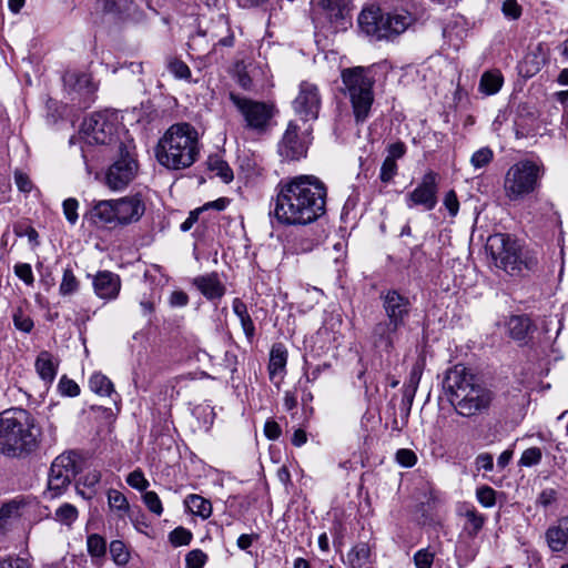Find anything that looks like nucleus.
I'll use <instances>...</instances> for the list:
<instances>
[{"mask_svg":"<svg viewBox=\"0 0 568 568\" xmlns=\"http://www.w3.org/2000/svg\"><path fill=\"white\" fill-rule=\"evenodd\" d=\"M275 192L274 209L270 215L281 225L304 226L325 214L327 189L314 175L281 180Z\"/></svg>","mask_w":568,"mask_h":568,"instance_id":"1","label":"nucleus"},{"mask_svg":"<svg viewBox=\"0 0 568 568\" xmlns=\"http://www.w3.org/2000/svg\"><path fill=\"white\" fill-rule=\"evenodd\" d=\"M442 388L456 413L463 417H473L488 410L494 400V393L480 384L463 364L445 372Z\"/></svg>","mask_w":568,"mask_h":568,"instance_id":"2","label":"nucleus"},{"mask_svg":"<svg viewBox=\"0 0 568 568\" xmlns=\"http://www.w3.org/2000/svg\"><path fill=\"white\" fill-rule=\"evenodd\" d=\"M42 443V429L26 409L11 408L0 413V455L26 459L36 454Z\"/></svg>","mask_w":568,"mask_h":568,"instance_id":"3","label":"nucleus"},{"mask_svg":"<svg viewBox=\"0 0 568 568\" xmlns=\"http://www.w3.org/2000/svg\"><path fill=\"white\" fill-rule=\"evenodd\" d=\"M200 153L199 133L190 123L172 124L155 146L158 162L169 170L190 168Z\"/></svg>","mask_w":568,"mask_h":568,"instance_id":"4","label":"nucleus"},{"mask_svg":"<svg viewBox=\"0 0 568 568\" xmlns=\"http://www.w3.org/2000/svg\"><path fill=\"white\" fill-rule=\"evenodd\" d=\"M379 298L386 320L375 324L372 336L376 347L390 352L399 336V331L407 323L412 303L406 295L397 290L383 291Z\"/></svg>","mask_w":568,"mask_h":568,"instance_id":"5","label":"nucleus"},{"mask_svg":"<svg viewBox=\"0 0 568 568\" xmlns=\"http://www.w3.org/2000/svg\"><path fill=\"white\" fill-rule=\"evenodd\" d=\"M486 251L494 265L511 276H518L524 270L534 271L538 265L535 253L523 250L520 243L510 234L495 233L488 236Z\"/></svg>","mask_w":568,"mask_h":568,"instance_id":"6","label":"nucleus"},{"mask_svg":"<svg viewBox=\"0 0 568 568\" xmlns=\"http://www.w3.org/2000/svg\"><path fill=\"white\" fill-rule=\"evenodd\" d=\"M351 0H312L311 13L314 26L325 36L346 31L352 26Z\"/></svg>","mask_w":568,"mask_h":568,"instance_id":"7","label":"nucleus"},{"mask_svg":"<svg viewBox=\"0 0 568 568\" xmlns=\"http://www.w3.org/2000/svg\"><path fill=\"white\" fill-rule=\"evenodd\" d=\"M545 168L531 160H521L513 164L506 172L504 190L510 201H519L534 193L540 185Z\"/></svg>","mask_w":568,"mask_h":568,"instance_id":"8","label":"nucleus"},{"mask_svg":"<svg viewBox=\"0 0 568 568\" xmlns=\"http://www.w3.org/2000/svg\"><path fill=\"white\" fill-rule=\"evenodd\" d=\"M343 91L352 106H372L374 102L375 78L371 68L353 67L341 72Z\"/></svg>","mask_w":568,"mask_h":568,"instance_id":"9","label":"nucleus"},{"mask_svg":"<svg viewBox=\"0 0 568 568\" xmlns=\"http://www.w3.org/2000/svg\"><path fill=\"white\" fill-rule=\"evenodd\" d=\"M139 164L134 152L123 143L119 146V156L105 173V184L114 191L123 190L136 176Z\"/></svg>","mask_w":568,"mask_h":568,"instance_id":"10","label":"nucleus"},{"mask_svg":"<svg viewBox=\"0 0 568 568\" xmlns=\"http://www.w3.org/2000/svg\"><path fill=\"white\" fill-rule=\"evenodd\" d=\"M311 126L303 128L297 120H291L278 143L277 152L283 161H298L306 156Z\"/></svg>","mask_w":568,"mask_h":568,"instance_id":"11","label":"nucleus"},{"mask_svg":"<svg viewBox=\"0 0 568 568\" xmlns=\"http://www.w3.org/2000/svg\"><path fill=\"white\" fill-rule=\"evenodd\" d=\"M74 457L73 453H63L52 462L48 479L51 497L61 495L77 475L78 466Z\"/></svg>","mask_w":568,"mask_h":568,"instance_id":"12","label":"nucleus"},{"mask_svg":"<svg viewBox=\"0 0 568 568\" xmlns=\"http://www.w3.org/2000/svg\"><path fill=\"white\" fill-rule=\"evenodd\" d=\"M81 132L90 144H110L113 142L114 125L109 120V109L94 111L81 125Z\"/></svg>","mask_w":568,"mask_h":568,"instance_id":"13","label":"nucleus"},{"mask_svg":"<svg viewBox=\"0 0 568 568\" xmlns=\"http://www.w3.org/2000/svg\"><path fill=\"white\" fill-rule=\"evenodd\" d=\"M438 174L428 171L422 178L420 183L406 195V204L409 209L420 205L426 211L433 210L437 204Z\"/></svg>","mask_w":568,"mask_h":568,"instance_id":"14","label":"nucleus"},{"mask_svg":"<svg viewBox=\"0 0 568 568\" xmlns=\"http://www.w3.org/2000/svg\"><path fill=\"white\" fill-rule=\"evenodd\" d=\"M362 32L376 40H386V13L376 4L365 6L357 18Z\"/></svg>","mask_w":568,"mask_h":568,"instance_id":"15","label":"nucleus"},{"mask_svg":"<svg viewBox=\"0 0 568 568\" xmlns=\"http://www.w3.org/2000/svg\"><path fill=\"white\" fill-rule=\"evenodd\" d=\"M64 88L72 93L82 97L83 102H94V95L98 91V84L93 82L92 77L88 73L68 71L63 78Z\"/></svg>","mask_w":568,"mask_h":568,"instance_id":"16","label":"nucleus"},{"mask_svg":"<svg viewBox=\"0 0 568 568\" xmlns=\"http://www.w3.org/2000/svg\"><path fill=\"white\" fill-rule=\"evenodd\" d=\"M115 202L119 225L135 223L145 212V204L139 194L124 196L115 200Z\"/></svg>","mask_w":568,"mask_h":568,"instance_id":"17","label":"nucleus"},{"mask_svg":"<svg viewBox=\"0 0 568 568\" xmlns=\"http://www.w3.org/2000/svg\"><path fill=\"white\" fill-rule=\"evenodd\" d=\"M244 121L245 129L264 134L272 128L274 109H239Z\"/></svg>","mask_w":568,"mask_h":568,"instance_id":"18","label":"nucleus"},{"mask_svg":"<svg viewBox=\"0 0 568 568\" xmlns=\"http://www.w3.org/2000/svg\"><path fill=\"white\" fill-rule=\"evenodd\" d=\"M93 288L100 298L114 300L121 290V278L113 272L100 271L93 277Z\"/></svg>","mask_w":568,"mask_h":568,"instance_id":"19","label":"nucleus"},{"mask_svg":"<svg viewBox=\"0 0 568 568\" xmlns=\"http://www.w3.org/2000/svg\"><path fill=\"white\" fill-rule=\"evenodd\" d=\"M416 21V18L406 9H394L386 13V40L394 39L404 33Z\"/></svg>","mask_w":568,"mask_h":568,"instance_id":"20","label":"nucleus"},{"mask_svg":"<svg viewBox=\"0 0 568 568\" xmlns=\"http://www.w3.org/2000/svg\"><path fill=\"white\" fill-rule=\"evenodd\" d=\"M206 32L210 33L213 39H217L213 47L221 45L230 48L234 44V34L231 30L229 18L223 13H219L217 17L212 20V24Z\"/></svg>","mask_w":568,"mask_h":568,"instance_id":"21","label":"nucleus"},{"mask_svg":"<svg viewBox=\"0 0 568 568\" xmlns=\"http://www.w3.org/2000/svg\"><path fill=\"white\" fill-rule=\"evenodd\" d=\"M193 284L210 301L220 300L225 294V286L216 273L197 276Z\"/></svg>","mask_w":568,"mask_h":568,"instance_id":"22","label":"nucleus"},{"mask_svg":"<svg viewBox=\"0 0 568 568\" xmlns=\"http://www.w3.org/2000/svg\"><path fill=\"white\" fill-rule=\"evenodd\" d=\"M458 514L465 517L466 523L463 527V531L469 538H475L484 528L486 523V516L479 513L474 505L464 504Z\"/></svg>","mask_w":568,"mask_h":568,"instance_id":"23","label":"nucleus"},{"mask_svg":"<svg viewBox=\"0 0 568 568\" xmlns=\"http://www.w3.org/2000/svg\"><path fill=\"white\" fill-rule=\"evenodd\" d=\"M115 200H102L94 204L91 210V217L95 223L116 226L118 213Z\"/></svg>","mask_w":568,"mask_h":568,"instance_id":"24","label":"nucleus"},{"mask_svg":"<svg viewBox=\"0 0 568 568\" xmlns=\"http://www.w3.org/2000/svg\"><path fill=\"white\" fill-rule=\"evenodd\" d=\"M322 97L315 83L303 81L300 84L298 94L294 100L296 106H320Z\"/></svg>","mask_w":568,"mask_h":568,"instance_id":"25","label":"nucleus"},{"mask_svg":"<svg viewBox=\"0 0 568 568\" xmlns=\"http://www.w3.org/2000/svg\"><path fill=\"white\" fill-rule=\"evenodd\" d=\"M531 321L526 315L511 316L507 322V328L513 339L525 342L531 332Z\"/></svg>","mask_w":568,"mask_h":568,"instance_id":"26","label":"nucleus"},{"mask_svg":"<svg viewBox=\"0 0 568 568\" xmlns=\"http://www.w3.org/2000/svg\"><path fill=\"white\" fill-rule=\"evenodd\" d=\"M287 363V351L282 343H276L272 346L270 352V362H268V375L270 379H274L277 374H281L285 371Z\"/></svg>","mask_w":568,"mask_h":568,"instance_id":"27","label":"nucleus"},{"mask_svg":"<svg viewBox=\"0 0 568 568\" xmlns=\"http://www.w3.org/2000/svg\"><path fill=\"white\" fill-rule=\"evenodd\" d=\"M546 540L551 551H562L568 542V527H564L562 524L549 527L546 531Z\"/></svg>","mask_w":568,"mask_h":568,"instance_id":"28","label":"nucleus"},{"mask_svg":"<svg viewBox=\"0 0 568 568\" xmlns=\"http://www.w3.org/2000/svg\"><path fill=\"white\" fill-rule=\"evenodd\" d=\"M504 83L503 74L499 70H489L483 73L479 81V91L485 95L497 93Z\"/></svg>","mask_w":568,"mask_h":568,"instance_id":"29","label":"nucleus"},{"mask_svg":"<svg viewBox=\"0 0 568 568\" xmlns=\"http://www.w3.org/2000/svg\"><path fill=\"white\" fill-rule=\"evenodd\" d=\"M371 549L366 542L355 545L347 554V564L351 568H369Z\"/></svg>","mask_w":568,"mask_h":568,"instance_id":"30","label":"nucleus"},{"mask_svg":"<svg viewBox=\"0 0 568 568\" xmlns=\"http://www.w3.org/2000/svg\"><path fill=\"white\" fill-rule=\"evenodd\" d=\"M184 503L189 510L195 516L207 519L212 515L211 501L200 495H189Z\"/></svg>","mask_w":568,"mask_h":568,"instance_id":"31","label":"nucleus"},{"mask_svg":"<svg viewBox=\"0 0 568 568\" xmlns=\"http://www.w3.org/2000/svg\"><path fill=\"white\" fill-rule=\"evenodd\" d=\"M233 312L239 317L242 328L248 339L255 334L254 323L247 312L246 304L239 297L233 300L232 303Z\"/></svg>","mask_w":568,"mask_h":568,"instance_id":"32","label":"nucleus"},{"mask_svg":"<svg viewBox=\"0 0 568 568\" xmlns=\"http://www.w3.org/2000/svg\"><path fill=\"white\" fill-rule=\"evenodd\" d=\"M36 369L40 377L45 382H52L57 375V367L52 362L49 352H41L36 361Z\"/></svg>","mask_w":568,"mask_h":568,"instance_id":"33","label":"nucleus"},{"mask_svg":"<svg viewBox=\"0 0 568 568\" xmlns=\"http://www.w3.org/2000/svg\"><path fill=\"white\" fill-rule=\"evenodd\" d=\"M92 392L101 396H109L114 392L112 382L101 373H94L89 379Z\"/></svg>","mask_w":568,"mask_h":568,"instance_id":"34","label":"nucleus"},{"mask_svg":"<svg viewBox=\"0 0 568 568\" xmlns=\"http://www.w3.org/2000/svg\"><path fill=\"white\" fill-rule=\"evenodd\" d=\"M209 169L216 172V174L225 182L229 183L233 180V171L229 164L221 160L219 156H210L207 160Z\"/></svg>","mask_w":568,"mask_h":568,"instance_id":"35","label":"nucleus"},{"mask_svg":"<svg viewBox=\"0 0 568 568\" xmlns=\"http://www.w3.org/2000/svg\"><path fill=\"white\" fill-rule=\"evenodd\" d=\"M78 509L75 506L65 503L54 513V519L62 525L71 526L78 519Z\"/></svg>","mask_w":568,"mask_h":568,"instance_id":"36","label":"nucleus"},{"mask_svg":"<svg viewBox=\"0 0 568 568\" xmlns=\"http://www.w3.org/2000/svg\"><path fill=\"white\" fill-rule=\"evenodd\" d=\"M87 548L91 557H104L106 552L105 539L99 534H91L87 538Z\"/></svg>","mask_w":568,"mask_h":568,"instance_id":"37","label":"nucleus"},{"mask_svg":"<svg viewBox=\"0 0 568 568\" xmlns=\"http://www.w3.org/2000/svg\"><path fill=\"white\" fill-rule=\"evenodd\" d=\"M110 555L112 560L119 565L124 566L129 562L130 552L122 540H112L110 544Z\"/></svg>","mask_w":568,"mask_h":568,"instance_id":"38","label":"nucleus"},{"mask_svg":"<svg viewBox=\"0 0 568 568\" xmlns=\"http://www.w3.org/2000/svg\"><path fill=\"white\" fill-rule=\"evenodd\" d=\"M79 288V281L77 280L71 267L63 271L62 281L60 283L59 292L61 295L67 296L75 293Z\"/></svg>","mask_w":568,"mask_h":568,"instance_id":"39","label":"nucleus"},{"mask_svg":"<svg viewBox=\"0 0 568 568\" xmlns=\"http://www.w3.org/2000/svg\"><path fill=\"white\" fill-rule=\"evenodd\" d=\"M476 499L485 508H491L496 505L497 491L488 486L483 485L476 489Z\"/></svg>","mask_w":568,"mask_h":568,"instance_id":"40","label":"nucleus"},{"mask_svg":"<svg viewBox=\"0 0 568 568\" xmlns=\"http://www.w3.org/2000/svg\"><path fill=\"white\" fill-rule=\"evenodd\" d=\"M12 320L14 327L23 333H30L33 329L34 323L22 307H17L14 310Z\"/></svg>","mask_w":568,"mask_h":568,"instance_id":"41","label":"nucleus"},{"mask_svg":"<svg viewBox=\"0 0 568 568\" xmlns=\"http://www.w3.org/2000/svg\"><path fill=\"white\" fill-rule=\"evenodd\" d=\"M494 159V152L489 146H484L473 153L470 164L474 169H483L487 166Z\"/></svg>","mask_w":568,"mask_h":568,"instance_id":"42","label":"nucleus"},{"mask_svg":"<svg viewBox=\"0 0 568 568\" xmlns=\"http://www.w3.org/2000/svg\"><path fill=\"white\" fill-rule=\"evenodd\" d=\"M126 483L130 487L143 493L146 491V488L150 486L149 480L140 468L134 469L128 475Z\"/></svg>","mask_w":568,"mask_h":568,"instance_id":"43","label":"nucleus"},{"mask_svg":"<svg viewBox=\"0 0 568 568\" xmlns=\"http://www.w3.org/2000/svg\"><path fill=\"white\" fill-rule=\"evenodd\" d=\"M542 452L539 447H530L523 452L519 459V465L525 467H531L538 465L541 462Z\"/></svg>","mask_w":568,"mask_h":568,"instance_id":"44","label":"nucleus"},{"mask_svg":"<svg viewBox=\"0 0 568 568\" xmlns=\"http://www.w3.org/2000/svg\"><path fill=\"white\" fill-rule=\"evenodd\" d=\"M142 499L146 508L156 516L163 513L162 501L155 491L146 490L142 495Z\"/></svg>","mask_w":568,"mask_h":568,"instance_id":"45","label":"nucleus"},{"mask_svg":"<svg viewBox=\"0 0 568 568\" xmlns=\"http://www.w3.org/2000/svg\"><path fill=\"white\" fill-rule=\"evenodd\" d=\"M435 554L428 548L419 549L415 552L413 560L416 568H432Z\"/></svg>","mask_w":568,"mask_h":568,"instance_id":"46","label":"nucleus"},{"mask_svg":"<svg viewBox=\"0 0 568 568\" xmlns=\"http://www.w3.org/2000/svg\"><path fill=\"white\" fill-rule=\"evenodd\" d=\"M170 542L173 546H185L192 540V532L183 527H178L170 532Z\"/></svg>","mask_w":568,"mask_h":568,"instance_id":"47","label":"nucleus"},{"mask_svg":"<svg viewBox=\"0 0 568 568\" xmlns=\"http://www.w3.org/2000/svg\"><path fill=\"white\" fill-rule=\"evenodd\" d=\"M397 163L392 161L390 159H386L383 161L379 172V179L383 183L387 184L393 181L394 176L397 174Z\"/></svg>","mask_w":568,"mask_h":568,"instance_id":"48","label":"nucleus"},{"mask_svg":"<svg viewBox=\"0 0 568 568\" xmlns=\"http://www.w3.org/2000/svg\"><path fill=\"white\" fill-rule=\"evenodd\" d=\"M207 560V555L201 549H193L185 556L186 568H203Z\"/></svg>","mask_w":568,"mask_h":568,"instance_id":"49","label":"nucleus"},{"mask_svg":"<svg viewBox=\"0 0 568 568\" xmlns=\"http://www.w3.org/2000/svg\"><path fill=\"white\" fill-rule=\"evenodd\" d=\"M62 206H63V214H64L67 221L71 225H74L79 217V215H78L79 202L73 197H69L63 201Z\"/></svg>","mask_w":568,"mask_h":568,"instance_id":"50","label":"nucleus"},{"mask_svg":"<svg viewBox=\"0 0 568 568\" xmlns=\"http://www.w3.org/2000/svg\"><path fill=\"white\" fill-rule=\"evenodd\" d=\"M526 64H532V69H529L528 72H537L540 69L541 64L546 62V55L542 51V45L538 44L536 51L529 53L526 57Z\"/></svg>","mask_w":568,"mask_h":568,"instance_id":"51","label":"nucleus"},{"mask_svg":"<svg viewBox=\"0 0 568 568\" xmlns=\"http://www.w3.org/2000/svg\"><path fill=\"white\" fill-rule=\"evenodd\" d=\"M108 501L111 508H115L118 510H126L129 508L126 497L115 489L109 490Z\"/></svg>","mask_w":568,"mask_h":568,"instance_id":"52","label":"nucleus"},{"mask_svg":"<svg viewBox=\"0 0 568 568\" xmlns=\"http://www.w3.org/2000/svg\"><path fill=\"white\" fill-rule=\"evenodd\" d=\"M59 390L62 395L74 397L80 394V387L79 385L72 381L69 379L67 376H63L59 382Z\"/></svg>","mask_w":568,"mask_h":568,"instance_id":"53","label":"nucleus"},{"mask_svg":"<svg viewBox=\"0 0 568 568\" xmlns=\"http://www.w3.org/2000/svg\"><path fill=\"white\" fill-rule=\"evenodd\" d=\"M396 462L403 467H413L417 463V456L412 449L400 448L396 453Z\"/></svg>","mask_w":568,"mask_h":568,"instance_id":"54","label":"nucleus"},{"mask_svg":"<svg viewBox=\"0 0 568 568\" xmlns=\"http://www.w3.org/2000/svg\"><path fill=\"white\" fill-rule=\"evenodd\" d=\"M13 232L17 236H27L31 243L38 244L39 234L34 227L18 223L13 225Z\"/></svg>","mask_w":568,"mask_h":568,"instance_id":"55","label":"nucleus"},{"mask_svg":"<svg viewBox=\"0 0 568 568\" xmlns=\"http://www.w3.org/2000/svg\"><path fill=\"white\" fill-rule=\"evenodd\" d=\"M14 274L23 281L27 285H32L34 277L32 274L31 265L28 263H18L14 265Z\"/></svg>","mask_w":568,"mask_h":568,"instance_id":"56","label":"nucleus"},{"mask_svg":"<svg viewBox=\"0 0 568 568\" xmlns=\"http://www.w3.org/2000/svg\"><path fill=\"white\" fill-rule=\"evenodd\" d=\"M169 70L179 79H189L191 77V70L186 63L180 60H173L169 64Z\"/></svg>","mask_w":568,"mask_h":568,"instance_id":"57","label":"nucleus"},{"mask_svg":"<svg viewBox=\"0 0 568 568\" xmlns=\"http://www.w3.org/2000/svg\"><path fill=\"white\" fill-rule=\"evenodd\" d=\"M105 13L119 14L125 9L126 0H101Z\"/></svg>","mask_w":568,"mask_h":568,"instance_id":"58","label":"nucleus"},{"mask_svg":"<svg viewBox=\"0 0 568 568\" xmlns=\"http://www.w3.org/2000/svg\"><path fill=\"white\" fill-rule=\"evenodd\" d=\"M422 374H423L422 367L417 364L414 365L409 373L408 379L404 384L403 387L417 392V388H418V385H419V382L422 378Z\"/></svg>","mask_w":568,"mask_h":568,"instance_id":"59","label":"nucleus"},{"mask_svg":"<svg viewBox=\"0 0 568 568\" xmlns=\"http://www.w3.org/2000/svg\"><path fill=\"white\" fill-rule=\"evenodd\" d=\"M503 13L510 19H518L521 14V8L516 0H505L501 7Z\"/></svg>","mask_w":568,"mask_h":568,"instance_id":"60","label":"nucleus"},{"mask_svg":"<svg viewBox=\"0 0 568 568\" xmlns=\"http://www.w3.org/2000/svg\"><path fill=\"white\" fill-rule=\"evenodd\" d=\"M444 205L448 210L450 216H456L459 210V201L454 190L446 193L444 197Z\"/></svg>","mask_w":568,"mask_h":568,"instance_id":"61","label":"nucleus"},{"mask_svg":"<svg viewBox=\"0 0 568 568\" xmlns=\"http://www.w3.org/2000/svg\"><path fill=\"white\" fill-rule=\"evenodd\" d=\"M264 434L270 440H276L280 438L282 430L275 420L268 419L264 425Z\"/></svg>","mask_w":568,"mask_h":568,"instance_id":"62","label":"nucleus"},{"mask_svg":"<svg viewBox=\"0 0 568 568\" xmlns=\"http://www.w3.org/2000/svg\"><path fill=\"white\" fill-rule=\"evenodd\" d=\"M388 154L386 156V159H390L392 161H395L397 159H400L404 156L405 152H406V146L403 142H395V143H392L388 149Z\"/></svg>","mask_w":568,"mask_h":568,"instance_id":"63","label":"nucleus"},{"mask_svg":"<svg viewBox=\"0 0 568 568\" xmlns=\"http://www.w3.org/2000/svg\"><path fill=\"white\" fill-rule=\"evenodd\" d=\"M0 568H30L28 561L23 558H6L0 560Z\"/></svg>","mask_w":568,"mask_h":568,"instance_id":"64","label":"nucleus"}]
</instances>
